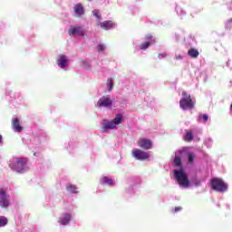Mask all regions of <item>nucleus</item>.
I'll return each mask as SVG.
<instances>
[{"label": "nucleus", "instance_id": "nucleus-11", "mask_svg": "<svg viewBox=\"0 0 232 232\" xmlns=\"http://www.w3.org/2000/svg\"><path fill=\"white\" fill-rule=\"evenodd\" d=\"M85 11L82 4H75L74 5V15L76 17H82L84 15Z\"/></svg>", "mask_w": 232, "mask_h": 232}, {"label": "nucleus", "instance_id": "nucleus-28", "mask_svg": "<svg viewBox=\"0 0 232 232\" xmlns=\"http://www.w3.org/2000/svg\"><path fill=\"white\" fill-rule=\"evenodd\" d=\"M202 119H204L205 121H208V115H207V113H204L203 115H201Z\"/></svg>", "mask_w": 232, "mask_h": 232}, {"label": "nucleus", "instance_id": "nucleus-16", "mask_svg": "<svg viewBox=\"0 0 232 232\" xmlns=\"http://www.w3.org/2000/svg\"><path fill=\"white\" fill-rule=\"evenodd\" d=\"M188 54L189 57L197 58L199 55V51L197 48L191 47L188 50Z\"/></svg>", "mask_w": 232, "mask_h": 232}, {"label": "nucleus", "instance_id": "nucleus-14", "mask_svg": "<svg viewBox=\"0 0 232 232\" xmlns=\"http://www.w3.org/2000/svg\"><path fill=\"white\" fill-rule=\"evenodd\" d=\"M113 26H115V23L114 21H111V20L102 21L101 24V28H103V30H109Z\"/></svg>", "mask_w": 232, "mask_h": 232}, {"label": "nucleus", "instance_id": "nucleus-25", "mask_svg": "<svg viewBox=\"0 0 232 232\" xmlns=\"http://www.w3.org/2000/svg\"><path fill=\"white\" fill-rule=\"evenodd\" d=\"M188 160L189 164H192L195 160V155L194 153H188Z\"/></svg>", "mask_w": 232, "mask_h": 232}, {"label": "nucleus", "instance_id": "nucleus-23", "mask_svg": "<svg viewBox=\"0 0 232 232\" xmlns=\"http://www.w3.org/2000/svg\"><path fill=\"white\" fill-rule=\"evenodd\" d=\"M66 189L70 191V193H78L76 186L73 185L67 186Z\"/></svg>", "mask_w": 232, "mask_h": 232}, {"label": "nucleus", "instance_id": "nucleus-26", "mask_svg": "<svg viewBox=\"0 0 232 232\" xmlns=\"http://www.w3.org/2000/svg\"><path fill=\"white\" fill-rule=\"evenodd\" d=\"M105 48H106V46H104V44H98L97 45L98 52H102V51L105 50Z\"/></svg>", "mask_w": 232, "mask_h": 232}, {"label": "nucleus", "instance_id": "nucleus-29", "mask_svg": "<svg viewBox=\"0 0 232 232\" xmlns=\"http://www.w3.org/2000/svg\"><path fill=\"white\" fill-rule=\"evenodd\" d=\"M147 37H148V39L151 40L150 43L155 42V39H153V35L148 34Z\"/></svg>", "mask_w": 232, "mask_h": 232}, {"label": "nucleus", "instance_id": "nucleus-21", "mask_svg": "<svg viewBox=\"0 0 232 232\" xmlns=\"http://www.w3.org/2000/svg\"><path fill=\"white\" fill-rule=\"evenodd\" d=\"M103 184H108V186H113L114 182L111 179H109L108 177H103L102 179Z\"/></svg>", "mask_w": 232, "mask_h": 232}, {"label": "nucleus", "instance_id": "nucleus-7", "mask_svg": "<svg viewBox=\"0 0 232 232\" xmlns=\"http://www.w3.org/2000/svg\"><path fill=\"white\" fill-rule=\"evenodd\" d=\"M97 104L98 106H100V108H110L111 104H113V101H111L109 95H103V97H101V99H99Z\"/></svg>", "mask_w": 232, "mask_h": 232}, {"label": "nucleus", "instance_id": "nucleus-31", "mask_svg": "<svg viewBox=\"0 0 232 232\" xmlns=\"http://www.w3.org/2000/svg\"><path fill=\"white\" fill-rule=\"evenodd\" d=\"M3 143V135H0V144Z\"/></svg>", "mask_w": 232, "mask_h": 232}, {"label": "nucleus", "instance_id": "nucleus-5", "mask_svg": "<svg viewBox=\"0 0 232 232\" xmlns=\"http://www.w3.org/2000/svg\"><path fill=\"white\" fill-rule=\"evenodd\" d=\"M28 164L27 159L20 158L14 162V164H9L11 169L17 171V173H24L26 169V166Z\"/></svg>", "mask_w": 232, "mask_h": 232}, {"label": "nucleus", "instance_id": "nucleus-12", "mask_svg": "<svg viewBox=\"0 0 232 232\" xmlns=\"http://www.w3.org/2000/svg\"><path fill=\"white\" fill-rule=\"evenodd\" d=\"M58 66L61 68H65L68 66V58L65 54L62 53L59 55L58 61H57Z\"/></svg>", "mask_w": 232, "mask_h": 232}, {"label": "nucleus", "instance_id": "nucleus-33", "mask_svg": "<svg viewBox=\"0 0 232 232\" xmlns=\"http://www.w3.org/2000/svg\"><path fill=\"white\" fill-rule=\"evenodd\" d=\"M230 111H232V103L230 104Z\"/></svg>", "mask_w": 232, "mask_h": 232}, {"label": "nucleus", "instance_id": "nucleus-18", "mask_svg": "<svg viewBox=\"0 0 232 232\" xmlns=\"http://www.w3.org/2000/svg\"><path fill=\"white\" fill-rule=\"evenodd\" d=\"M151 45V41H144L140 44V50H147Z\"/></svg>", "mask_w": 232, "mask_h": 232}, {"label": "nucleus", "instance_id": "nucleus-32", "mask_svg": "<svg viewBox=\"0 0 232 232\" xmlns=\"http://www.w3.org/2000/svg\"><path fill=\"white\" fill-rule=\"evenodd\" d=\"M229 23H232V17H230V19H228Z\"/></svg>", "mask_w": 232, "mask_h": 232}, {"label": "nucleus", "instance_id": "nucleus-17", "mask_svg": "<svg viewBox=\"0 0 232 232\" xmlns=\"http://www.w3.org/2000/svg\"><path fill=\"white\" fill-rule=\"evenodd\" d=\"M193 139H194V135H193L192 131L188 130L184 137V140H186L187 142H191V140H193Z\"/></svg>", "mask_w": 232, "mask_h": 232}, {"label": "nucleus", "instance_id": "nucleus-19", "mask_svg": "<svg viewBox=\"0 0 232 232\" xmlns=\"http://www.w3.org/2000/svg\"><path fill=\"white\" fill-rule=\"evenodd\" d=\"M71 218V215H66L64 216L63 219H60V224H63V226H66V224H69Z\"/></svg>", "mask_w": 232, "mask_h": 232}, {"label": "nucleus", "instance_id": "nucleus-15", "mask_svg": "<svg viewBox=\"0 0 232 232\" xmlns=\"http://www.w3.org/2000/svg\"><path fill=\"white\" fill-rule=\"evenodd\" d=\"M92 14L95 15V17H97V21H96V24L98 26H101L102 27V14H101V12L99 11V9H94L92 11Z\"/></svg>", "mask_w": 232, "mask_h": 232}, {"label": "nucleus", "instance_id": "nucleus-22", "mask_svg": "<svg viewBox=\"0 0 232 232\" xmlns=\"http://www.w3.org/2000/svg\"><path fill=\"white\" fill-rule=\"evenodd\" d=\"M174 165L178 166V167H181L182 166L181 157L176 156L174 158Z\"/></svg>", "mask_w": 232, "mask_h": 232}, {"label": "nucleus", "instance_id": "nucleus-6", "mask_svg": "<svg viewBox=\"0 0 232 232\" xmlns=\"http://www.w3.org/2000/svg\"><path fill=\"white\" fill-rule=\"evenodd\" d=\"M131 155L137 160H147L148 159H150V153H148L147 151H144L143 149L142 150H139V149L132 150Z\"/></svg>", "mask_w": 232, "mask_h": 232}, {"label": "nucleus", "instance_id": "nucleus-3", "mask_svg": "<svg viewBox=\"0 0 232 232\" xmlns=\"http://www.w3.org/2000/svg\"><path fill=\"white\" fill-rule=\"evenodd\" d=\"M210 186L214 191H218V193H225L228 188L227 184L222 179H212L210 180Z\"/></svg>", "mask_w": 232, "mask_h": 232}, {"label": "nucleus", "instance_id": "nucleus-20", "mask_svg": "<svg viewBox=\"0 0 232 232\" xmlns=\"http://www.w3.org/2000/svg\"><path fill=\"white\" fill-rule=\"evenodd\" d=\"M8 224V218L5 216H0V227H5Z\"/></svg>", "mask_w": 232, "mask_h": 232}, {"label": "nucleus", "instance_id": "nucleus-4", "mask_svg": "<svg viewBox=\"0 0 232 232\" xmlns=\"http://www.w3.org/2000/svg\"><path fill=\"white\" fill-rule=\"evenodd\" d=\"M122 122V114L117 113L114 119L111 121L103 122L102 130L109 131V130H115L118 124H121Z\"/></svg>", "mask_w": 232, "mask_h": 232}, {"label": "nucleus", "instance_id": "nucleus-1", "mask_svg": "<svg viewBox=\"0 0 232 232\" xmlns=\"http://www.w3.org/2000/svg\"><path fill=\"white\" fill-rule=\"evenodd\" d=\"M174 178L176 179L178 184L183 188L189 187V179L188 175L185 173L184 169H174Z\"/></svg>", "mask_w": 232, "mask_h": 232}, {"label": "nucleus", "instance_id": "nucleus-9", "mask_svg": "<svg viewBox=\"0 0 232 232\" xmlns=\"http://www.w3.org/2000/svg\"><path fill=\"white\" fill-rule=\"evenodd\" d=\"M138 146L142 150H151L153 144L150 139H140V140H138Z\"/></svg>", "mask_w": 232, "mask_h": 232}, {"label": "nucleus", "instance_id": "nucleus-13", "mask_svg": "<svg viewBox=\"0 0 232 232\" xmlns=\"http://www.w3.org/2000/svg\"><path fill=\"white\" fill-rule=\"evenodd\" d=\"M12 127L15 131H23L24 130L23 126H21L20 119L17 118L13 119Z\"/></svg>", "mask_w": 232, "mask_h": 232}, {"label": "nucleus", "instance_id": "nucleus-24", "mask_svg": "<svg viewBox=\"0 0 232 232\" xmlns=\"http://www.w3.org/2000/svg\"><path fill=\"white\" fill-rule=\"evenodd\" d=\"M107 86L110 92L113 89V79L110 78L107 80Z\"/></svg>", "mask_w": 232, "mask_h": 232}, {"label": "nucleus", "instance_id": "nucleus-10", "mask_svg": "<svg viewBox=\"0 0 232 232\" xmlns=\"http://www.w3.org/2000/svg\"><path fill=\"white\" fill-rule=\"evenodd\" d=\"M69 34L70 35H84L85 30L82 28V26H70L69 27Z\"/></svg>", "mask_w": 232, "mask_h": 232}, {"label": "nucleus", "instance_id": "nucleus-27", "mask_svg": "<svg viewBox=\"0 0 232 232\" xmlns=\"http://www.w3.org/2000/svg\"><path fill=\"white\" fill-rule=\"evenodd\" d=\"M168 53H166V52H163L162 53H160L158 55V57H160V59H164L165 57H167Z\"/></svg>", "mask_w": 232, "mask_h": 232}, {"label": "nucleus", "instance_id": "nucleus-8", "mask_svg": "<svg viewBox=\"0 0 232 232\" xmlns=\"http://www.w3.org/2000/svg\"><path fill=\"white\" fill-rule=\"evenodd\" d=\"M10 206V202L6 198V191L0 189V208H6Z\"/></svg>", "mask_w": 232, "mask_h": 232}, {"label": "nucleus", "instance_id": "nucleus-30", "mask_svg": "<svg viewBox=\"0 0 232 232\" xmlns=\"http://www.w3.org/2000/svg\"><path fill=\"white\" fill-rule=\"evenodd\" d=\"M182 208H175V212L178 213L179 211H181Z\"/></svg>", "mask_w": 232, "mask_h": 232}, {"label": "nucleus", "instance_id": "nucleus-2", "mask_svg": "<svg viewBox=\"0 0 232 232\" xmlns=\"http://www.w3.org/2000/svg\"><path fill=\"white\" fill-rule=\"evenodd\" d=\"M195 102L191 98L190 93L187 92H182V99L179 101V106L182 110H192L194 108Z\"/></svg>", "mask_w": 232, "mask_h": 232}]
</instances>
